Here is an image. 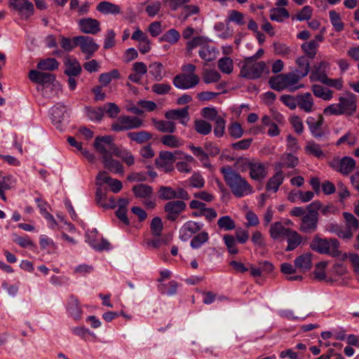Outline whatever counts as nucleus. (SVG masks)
<instances>
[{"label": "nucleus", "mask_w": 359, "mask_h": 359, "mask_svg": "<svg viewBox=\"0 0 359 359\" xmlns=\"http://www.w3.org/2000/svg\"><path fill=\"white\" fill-rule=\"evenodd\" d=\"M329 17L330 22L336 32H341L344 29V24L341 21L340 15L334 10L330 11Z\"/></svg>", "instance_id": "57"}, {"label": "nucleus", "mask_w": 359, "mask_h": 359, "mask_svg": "<svg viewBox=\"0 0 359 359\" xmlns=\"http://www.w3.org/2000/svg\"><path fill=\"white\" fill-rule=\"evenodd\" d=\"M220 172L226 184L236 197L242 198L254 193V189L248 180L230 166L221 168Z\"/></svg>", "instance_id": "1"}, {"label": "nucleus", "mask_w": 359, "mask_h": 359, "mask_svg": "<svg viewBox=\"0 0 359 359\" xmlns=\"http://www.w3.org/2000/svg\"><path fill=\"white\" fill-rule=\"evenodd\" d=\"M143 121L137 116H121L111 125V129L116 132L137 129L142 126Z\"/></svg>", "instance_id": "7"}, {"label": "nucleus", "mask_w": 359, "mask_h": 359, "mask_svg": "<svg viewBox=\"0 0 359 359\" xmlns=\"http://www.w3.org/2000/svg\"><path fill=\"white\" fill-rule=\"evenodd\" d=\"M300 79L301 76H298L295 72H290L273 76L269 79V83L272 89L278 91L283 89L294 91L303 87V85L298 84Z\"/></svg>", "instance_id": "2"}, {"label": "nucleus", "mask_w": 359, "mask_h": 359, "mask_svg": "<svg viewBox=\"0 0 359 359\" xmlns=\"http://www.w3.org/2000/svg\"><path fill=\"white\" fill-rule=\"evenodd\" d=\"M104 168L114 173L123 174V167L117 160L113 159L112 156H109L102 160Z\"/></svg>", "instance_id": "37"}, {"label": "nucleus", "mask_w": 359, "mask_h": 359, "mask_svg": "<svg viewBox=\"0 0 359 359\" xmlns=\"http://www.w3.org/2000/svg\"><path fill=\"white\" fill-rule=\"evenodd\" d=\"M86 114L88 118L93 121H100L104 116V109L102 107L87 108Z\"/></svg>", "instance_id": "62"}, {"label": "nucleus", "mask_w": 359, "mask_h": 359, "mask_svg": "<svg viewBox=\"0 0 359 359\" xmlns=\"http://www.w3.org/2000/svg\"><path fill=\"white\" fill-rule=\"evenodd\" d=\"M67 311L69 316L75 320H79L82 315V309L79 299L74 295H70L67 302Z\"/></svg>", "instance_id": "21"}, {"label": "nucleus", "mask_w": 359, "mask_h": 359, "mask_svg": "<svg viewBox=\"0 0 359 359\" xmlns=\"http://www.w3.org/2000/svg\"><path fill=\"white\" fill-rule=\"evenodd\" d=\"M355 161L350 156H344L340 159V167L339 168V172L344 175H348L355 168Z\"/></svg>", "instance_id": "34"}, {"label": "nucleus", "mask_w": 359, "mask_h": 359, "mask_svg": "<svg viewBox=\"0 0 359 359\" xmlns=\"http://www.w3.org/2000/svg\"><path fill=\"white\" fill-rule=\"evenodd\" d=\"M132 70L133 72L128 76V79L133 83H139L147 72L148 68L144 62H136L133 63Z\"/></svg>", "instance_id": "26"}, {"label": "nucleus", "mask_w": 359, "mask_h": 359, "mask_svg": "<svg viewBox=\"0 0 359 359\" xmlns=\"http://www.w3.org/2000/svg\"><path fill=\"white\" fill-rule=\"evenodd\" d=\"M95 150L102 156V159L115 154L117 146L111 136L97 137L94 142Z\"/></svg>", "instance_id": "6"}, {"label": "nucleus", "mask_w": 359, "mask_h": 359, "mask_svg": "<svg viewBox=\"0 0 359 359\" xmlns=\"http://www.w3.org/2000/svg\"><path fill=\"white\" fill-rule=\"evenodd\" d=\"M128 137L138 144H142L151 139L152 135L149 132L142 130L129 133H128Z\"/></svg>", "instance_id": "48"}, {"label": "nucleus", "mask_w": 359, "mask_h": 359, "mask_svg": "<svg viewBox=\"0 0 359 359\" xmlns=\"http://www.w3.org/2000/svg\"><path fill=\"white\" fill-rule=\"evenodd\" d=\"M218 50L213 46L208 44L207 42L204 43L198 51V55L202 60L206 62H211L217 57Z\"/></svg>", "instance_id": "29"}, {"label": "nucleus", "mask_w": 359, "mask_h": 359, "mask_svg": "<svg viewBox=\"0 0 359 359\" xmlns=\"http://www.w3.org/2000/svg\"><path fill=\"white\" fill-rule=\"evenodd\" d=\"M344 218L346 221V228L351 229V231H355L359 228V221L358 219L351 213L344 212L343 213Z\"/></svg>", "instance_id": "61"}, {"label": "nucleus", "mask_w": 359, "mask_h": 359, "mask_svg": "<svg viewBox=\"0 0 359 359\" xmlns=\"http://www.w3.org/2000/svg\"><path fill=\"white\" fill-rule=\"evenodd\" d=\"M165 116L169 120H178L181 124L187 126L189 120V107L169 110L165 112Z\"/></svg>", "instance_id": "20"}, {"label": "nucleus", "mask_w": 359, "mask_h": 359, "mask_svg": "<svg viewBox=\"0 0 359 359\" xmlns=\"http://www.w3.org/2000/svg\"><path fill=\"white\" fill-rule=\"evenodd\" d=\"M149 74L155 81H160L164 76V67L161 62H154L148 67Z\"/></svg>", "instance_id": "39"}, {"label": "nucleus", "mask_w": 359, "mask_h": 359, "mask_svg": "<svg viewBox=\"0 0 359 359\" xmlns=\"http://www.w3.org/2000/svg\"><path fill=\"white\" fill-rule=\"evenodd\" d=\"M180 39V32L175 29H170L160 38L161 41L168 42L170 44H175Z\"/></svg>", "instance_id": "54"}, {"label": "nucleus", "mask_w": 359, "mask_h": 359, "mask_svg": "<svg viewBox=\"0 0 359 359\" xmlns=\"http://www.w3.org/2000/svg\"><path fill=\"white\" fill-rule=\"evenodd\" d=\"M247 163L249 175L252 180L261 182L266 177L268 167L266 163L255 159L252 163Z\"/></svg>", "instance_id": "11"}, {"label": "nucleus", "mask_w": 359, "mask_h": 359, "mask_svg": "<svg viewBox=\"0 0 359 359\" xmlns=\"http://www.w3.org/2000/svg\"><path fill=\"white\" fill-rule=\"evenodd\" d=\"M321 207L320 201H314L306 207L307 212L302 217L299 229L306 233L314 232L318 222V211Z\"/></svg>", "instance_id": "3"}, {"label": "nucleus", "mask_w": 359, "mask_h": 359, "mask_svg": "<svg viewBox=\"0 0 359 359\" xmlns=\"http://www.w3.org/2000/svg\"><path fill=\"white\" fill-rule=\"evenodd\" d=\"M285 179L283 171H277L271 177H270L266 184V189L268 191L276 193L280 186L283 184Z\"/></svg>", "instance_id": "28"}, {"label": "nucleus", "mask_w": 359, "mask_h": 359, "mask_svg": "<svg viewBox=\"0 0 359 359\" xmlns=\"http://www.w3.org/2000/svg\"><path fill=\"white\" fill-rule=\"evenodd\" d=\"M96 9L104 15H117L121 13V7L118 5L105 1L99 3Z\"/></svg>", "instance_id": "30"}, {"label": "nucleus", "mask_w": 359, "mask_h": 359, "mask_svg": "<svg viewBox=\"0 0 359 359\" xmlns=\"http://www.w3.org/2000/svg\"><path fill=\"white\" fill-rule=\"evenodd\" d=\"M223 240L229 252L231 255H236L238 251L236 248V241L235 238L231 235L227 234L224 236Z\"/></svg>", "instance_id": "64"}, {"label": "nucleus", "mask_w": 359, "mask_h": 359, "mask_svg": "<svg viewBox=\"0 0 359 359\" xmlns=\"http://www.w3.org/2000/svg\"><path fill=\"white\" fill-rule=\"evenodd\" d=\"M281 160L282 162L279 164L280 168L283 167L293 168L299 163L298 157L289 153L283 154L281 156Z\"/></svg>", "instance_id": "51"}, {"label": "nucleus", "mask_w": 359, "mask_h": 359, "mask_svg": "<svg viewBox=\"0 0 359 359\" xmlns=\"http://www.w3.org/2000/svg\"><path fill=\"white\" fill-rule=\"evenodd\" d=\"M196 131L203 135H207L212 131V125L206 121L198 119L194 121Z\"/></svg>", "instance_id": "58"}, {"label": "nucleus", "mask_w": 359, "mask_h": 359, "mask_svg": "<svg viewBox=\"0 0 359 359\" xmlns=\"http://www.w3.org/2000/svg\"><path fill=\"white\" fill-rule=\"evenodd\" d=\"M29 79L35 83L43 86L52 84L55 81V76L53 74L32 69L29 72Z\"/></svg>", "instance_id": "17"}, {"label": "nucleus", "mask_w": 359, "mask_h": 359, "mask_svg": "<svg viewBox=\"0 0 359 359\" xmlns=\"http://www.w3.org/2000/svg\"><path fill=\"white\" fill-rule=\"evenodd\" d=\"M219 69L224 74H230L233 69V62L232 59L229 57L220 58L217 62Z\"/></svg>", "instance_id": "55"}, {"label": "nucleus", "mask_w": 359, "mask_h": 359, "mask_svg": "<svg viewBox=\"0 0 359 359\" xmlns=\"http://www.w3.org/2000/svg\"><path fill=\"white\" fill-rule=\"evenodd\" d=\"M66 107L62 104H57L51 108V118L55 125L60 124L65 118Z\"/></svg>", "instance_id": "40"}, {"label": "nucleus", "mask_w": 359, "mask_h": 359, "mask_svg": "<svg viewBox=\"0 0 359 359\" xmlns=\"http://www.w3.org/2000/svg\"><path fill=\"white\" fill-rule=\"evenodd\" d=\"M285 237L287 238V247L286 248L287 251L295 249L302 242L301 236L293 230H290Z\"/></svg>", "instance_id": "46"}, {"label": "nucleus", "mask_w": 359, "mask_h": 359, "mask_svg": "<svg viewBox=\"0 0 359 359\" xmlns=\"http://www.w3.org/2000/svg\"><path fill=\"white\" fill-rule=\"evenodd\" d=\"M133 191L137 198L148 199L153 196V189L147 184H139L133 187Z\"/></svg>", "instance_id": "31"}, {"label": "nucleus", "mask_w": 359, "mask_h": 359, "mask_svg": "<svg viewBox=\"0 0 359 359\" xmlns=\"http://www.w3.org/2000/svg\"><path fill=\"white\" fill-rule=\"evenodd\" d=\"M76 40L81 52L86 55V59L91 57L99 49V45L90 36H76Z\"/></svg>", "instance_id": "10"}, {"label": "nucleus", "mask_w": 359, "mask_h": 359, "mask_svg": "<svg viewBox=\"0 0 359 359\" xmlns=\"http://www.w3.org/2000/svg\"><path fill=\"white\" fill-rule=\"evenodd\" d=\"M175 154H182V156L180 158L182 161H178L176 163V169L181 173H190L192 170L191 166V163H196L194 158L187 154H184L181 151H176Z\"/></svg>", "instance_id": "23"}, {"label": "nucleus", "mask_w": 359, "mask_h": 359, "mask_svg": "<svg viewBox=\"0 0 359 359\" xmlns=\"http://www.w3.org/2000/svg\"><path fill=\"white\" fill-rule=\"evenodd\" d=\"M155 128L160 132L172 133L176 130L175 123L172 121H157L155 118L152 119Z\"/></svg>", "instance_id": "42"}, {"label": "nucleus", "mask_w": 359, "mask_h": 359, "mask_svg": "<svg viewBox=\"0 0 359 359\" xmlns=\"http://www.w3.org/2000/svg\"><path fill=\"white\" fill-rule=\"evenodd\" d=\"M10 6L22 20H27L34 12L33 4L29 0H10Z\"/></svg>", "instance_id": "8"}, {"label": "nucleus", "mask_w": 359, "mask_h": 359, "mask_svg": "<svg viewBox=\"0 0 359 359\" xmlns=\"http://www.w3.org/2000/svg\"><path fill=\"white\" fill-rule=\"evenodd\" d=\"M189 148L193 154L198 158L205 168H211L212 165L209 162L208 154L201 147H196L194 144H190Z\"/></svg>", "instance_id": "38"}, {"label": "nucleus", "mask_w": 359, "mask_h": 359, "mask_svg": "<svg viewBox=\"0 0 359 359\" xmlns=\"http://www.w3.org/2000/svg\"><path fill=\"white\" fill-rule=\"evenodd\" d=\"M339 104L343 111V114L352 115L356 111V100L355 95L351 93L346 97L339 98Z\"/></svg>", "instance_id": "22"}, {"label": "nucleus", "mask_w": 359, "mask_h": 359, "mask_svg": "<svg viewBox=\"0 0 359 359\" xmlns=\"http://www.w3.org/2000/svg\"><path fill=\"white\" fill-rule=\"evenodd\" d=\"M178 285L176 281L171 280L168 284H160L158 286V290L163 294L172 296L177 293Z\"/></svg>", "instance_id": "53"}, {"label": "nucleus", "mask_w": 359, "mask_h": 359, "mask_svg": "<svg viewBox=\"0 0 359 359\" xmlns=\"http://www.w3.org/2000/svg\"><path fill=\"white\" fill-rule=\"evenodd\" d=\"M199 76L196 74H180L173 79V85L178 89L193 88L199 83Z\"/></svg>", "instance_id": "9"}, {"label": "nucleus", "mask_w": 359, "mask_h": 359, "mask_svg": "<svg viewBox=\"0 0 359 359\" xmlns=\"http://www.w3.org/2000/svg\"><path fill=\"white\" fill-rule=\"evenodd\" d=\"M291 229L285 228L281 222H275L271 226L270 235L274 240L285 237Z\"/></svg>", "instance_id": "36"}, {"label": "nucleus", "mask_w": 359, "mask_h": 359, "mask_svg": "<svg viewBox=\"0 0 359 359\" xmlns=\"http://www.w3.org/2000/svg\"><path fill=\"white\" fill-rule=\"evenodd\" d=\"M203 227V224L195 221H188L185 222L180 228L179 231V238L182 241H187L194 234L201 231Z\"/></svg>", "instance_id": "14"}, {"label": "nucleus", "mask_w": 359, "mask_h": 359, "mask_svg": "<svg viewBox=\"0 0 359 359\" xmlns=\"http://www.w3.org/2000/svg\"><path fill=\"white\" fill-rule=\"evenodd\" d=\"M226 22H233L238 25H244V15L242 13L236 11L231 10L229 11L228 18L226 19Z\"/></svg>", "instance_id": "63"}, {"label": "nucleus", "mask_w": 359, "mask_h": 359, "mask_svg": "<svg viewBox=\"0 0 359 359\" xmlns=\"http://www.w3.org/2000/svg\"><path fill=\"white\" fill-rule=\"evenodd\" d=\"M266 69L264 62H255L252 58H245L241 68L240 76L248 79H257L261 77Z\"/></svg>", "instance_id": "5"}, {"label": "nucleus", "mask_w": 359, "mask_h": 359, "mask_svg": "<svg viewBox=\"0 0 359 359\" xmlns=\"http://www.w3.org/2000/svg\"><path fill=\"white\" fill-rule=\"evenodd\" d=\"M114 156L121 158L128 166L133 165L135 161L134 156L126 149L117 147Z\"/></svg>", "instance_id": "49"}, {"label": "nucleus", "mask_w": 359, "mask_h": 359, "mask_svg": "<svg viewBox=\"0 0 359 359\" xmlns=\"http://www.w3.org/2000/svg\"><path fill=\"white\" fill-rule=\"evenodd\" d=\"M185 208L186 203L182 201L168 202L164 207L165 212L167 213V219L170 221H175Z\"/></svg>", "instance_id": "15"}, {"label": "nucleus", "mask_w": 359, "mask_h": 359, "mask_svg": "<svg viewBox=\"0 0 359 359\" xmlns=\"http://www.w3.org/2000/svg\"><path fill=\"white\" fill-rule=\"evenodd\" d=\"M220 79V74L215 69H205L203 72V81L206 84L217 83Z\"/></svg>", "instance_id": "56"}, {"label": "nucleus", "mask_w": 359, "mask_h": 359, "mask_svg": "<svg viewBox=\"0 0 359 359\" xmlns=\"http://www.w3.org/2000/svg\"><path fill=\"white\" fill-rule=\"evenodd\" d=\"M96 180L97 184L100 185L107 184L114 193L119 192L123 188L122 182L120 180L111 178L105 171L100 172L96 177Z\"/></svg>", "instance_id": "18"}, {"label": "nucleus", "mask_w": 359, "mask_h": 359, "mask_svg": "<svg viewBox=\"0 0 359 359\" xmlns=\"http://www.w3.org/2000/svg\"><path fill=\"white\" fill-rule=\"evenodd\" d=\"M329 68V64L325 61H321L313 66L310 74L311 81H320V83L327 77L326 70Z\"/></svg>", "instance_id": "25"}, {"label": "nucleus", "mask_w": 359, "mask_h": 359, "mask_svg": "<svg viewBox=\"0 0 359 359\" xmlns=\"http://www.w3.org/2000/svg\"><path fill=\"white\" fill-rule=\"evenodd\" d=\"M209 240V234L206 231L199 232L191 241L190 245L193 249H198Z\"/></svg>", "instance_id": "52"}, {"label": "nucleus", "mask_w": 359, "mask_h": 359, "mask_svg": "<svg viewBox=\"0 0 359 359\" xmlns=\"http://www.w3.org/2000/svg\"><path fill=\"white\" fill-rule=\"evenodd\" d=\"M187 182L189 187L196 189H202L205 184L204 177L198 172H194Z\"/></svg>", "instance_id": "50"}, {"label": "nucleus", "mask_w": 359, "mask_h": 359, "mask_svg": "<svg viewBox=\"0 0 359 359\" xmlns=\"http://www.w3.org/2000/svg\"><path fill=\"white\" fill-rule=\"evenodd\" d=\"M306 55H301L296 59V65L298 67L297 74L301 76V79L308 75L310 71V62Z\"/></svg>", "instance_id": "33"}, {"label": "nucleus", "mask_w": 359, "mask_h": 359, "mask_svg": "<svg viewBox=\"0 0 359 359\" xmlns=\"http://www.w3.org/2000/svg\"><path fill=\"white\" fill-rule=\"evenodd\" d=\"M217 225L221 229L231 231L236 228V224L230 216H222L217 221Z\"/></svg>", "instance_id": "60"}, {"label": "nucleus", "mask_w": 359, "mask_h": 359, "mask_svg": "<svg viewBox=\"0 0 359 359\" xmlns=\"http://www.w3.org/2000/svg\"><path fill=\"white\" fill-rule=\"evenodd\" d=\"M161 143L170 148H178L183 145V140L172 135H165L161 138Z\"/></svg>", "instance_id": "44"}, {"label": "nucleus", "mask_w": 359, "mask_h": 359, "mask_svg": "<svg viewBox=\"0 0 359 359\" xmlns=\"http://www.w3.org/2000/svg\"><path fill=\"white\" fill-rule=\"evenodd\" d=\"M175 161V156L171 151H163L159 153L158 157L156 158L155 163L158 168L165 172L173 170V163Z\"/></svg>", "instance_id": "12"}, {"label": "nucleus", "mask_w": 359, "mask_h": 359, "mask_svg": "<svg viewBox=\"0 0 359 359\" xmlns=\"http://www.w3.org/2000/svg\"><path fill=\"white\" fill-rule=\"evenodd\" d=\"M319 45L311 40L306 41L301 45V49L304 55L311 59H313L318 52Z\"/></svg>", "instance_id": "43"}, {"label": "nucleus", "mask_w": 359, "mask_h": 359, "mask_svg": "<svg viewBox=\"0 0 359 359\" xmlns=\"http://www.w3.org/2000/svg\"><path fill=\"white\" fill-rule=\"evenodd\" d=\"M80 30L85 34H95L100 31V22L91 18H85L79 21Z\"/></svg>", "instance_id": "19"}, {"label": "nucleus", "mask_w": 359, "mask_h": 359, "mask_svg": "<svg viewBox=\"0 0 359 359\" xmlns=\"http://www.w3.org/2000/svg\"><path fill=\"white\" fill-rule=\"evenodd\" d=\"M269 13L270 19L278 22H282L290 17L288 11L284 8H273Z\"/></svg>", "instance_id": "41"}, {"label": "nucleus", "mask_w": 359, "mask_h": 359, "mask_svg": "<svg viewBox=\"0 0 359 359\" xmlns=\"http://www.w3.org/2000/svg\"><path fill=\"white\" fill-rule=\"evenodd\" d=\"M161 7L162 4L159 1H149L147 4L145 12L149 17L154 18L160 12Z\"/></svg>", "instance_id": "59"}, {"label": "nucleus", "mask_w": 359, "mask_h": 359, "mask_svg": "<svg viewBox=\"0 0 359 359\" xmlns=\"http://www.w3.org/2000/svg\"><path fill=\"white\" fill-rule=\"evenodd\" d=\"M297 104L306 113H310L314 109L313 99L310 93L298 95Z\"/></svg>", "instance_id": "27"}, {"label": "nucleus", "mask_w": 359, "mask_h": 359, "mask_svg": "<svg viewBox=\"0 0 359 359\" xmlns=\"http://www.w3.org/2000/svg\"><path fill=\"white\" fill-rule=\"evenodd\" d=\"M306 122L311 135L315 138L320 139L325 136V133L322 128L324 118L321 115L318 116V119L312 116H309Z\"/></svg>", "instance_id": "16"}, {"label": "nucleus", "mask_w": 359, "mask_h": 359, "mask_svg": "<svg viewBox=\"0 0 359 359\" xmlns=\"http://www.w3.org/2000/svg\"><path fill=\"white\" fill-rule=\"evenodd\" d=\"M304 149L307 154L312 155L318 158H321L325 156V154L322 150L320 145L313 141L307 142Z\"/></svg>", "instance_id": "45"}, {"label": "nucleus", "mask_w": 359, "mask_h": 359, "mask_svg": "<svg viewBox=\"0 0 359 359\" xmlns=\"http://www.w3.org/2000/svg\"><path fill=\"white\" fill-rule=\"evenodd\" d=\"M296 268L301 271H306L312 266L311 254L306 253L297 257L294 260Z\"/></svg>", "instance_id": "32"}, {"label": "nucleus", "mask_w": 359, "mask_h": 359, "mask_svg": "<svg viewBox=\"0 0 359 359\" xmlns=\"http://www.w3.org/2000/svg\"><path fill=\"white\" fill-rule=\"evenodd\" d=\"M312 91L313 94L324 100H330L333 97V92L323 86L318 84L312 86Z\"/></svg>", "instance_id": "47"}, {"label": "nucleus", "mask_w": 359, "mask_h": 359, "mask_svg": "<svg viewBox=\"0 0 359 359\" xmlns=\"http://www.w3.org/2000/svg\"><path fill=\"white\" fill-rule=\"evenodd\" d=\"M60 62L55 58L48 57L39 61L36 67L41 71H54L59 68Z\"/></svg>", "instance_id": "35"}, {"label": "nucleus", "mask_w": 359, "mask_h": 359, "mask_svg": "<svg viewBox=\"0 0 359 359\" xmlns=\"http://www.w3.org/2000/svg\"><path fill=\"white\" fill-rule=\"evenodd\" d=\"M86 241L96 250L101 251L109 249V243L102 238H100L96 229L87 231L86 234Z\"/></svg>", "instance_id": "13"}, {"label": "nucleus", "mask_w": 359, "mask_h": 359, "mask_svg": "<svg viewBox=\"0 0 359 359\" xmlns=\"http://www.w3.org/2000/svg\"><path fill=\"white\" fill-rule=\"evenodd\" d=\"M64 65L65 67L64 73L68 76H76L81 72V67L79 62L73 57H66Z\"/></svg>", "instance_id": "24"}, {"label": "nucleus", "mask_w": 359, "mask_h": 359, "mask_svg": "<svg viewBox=\"0 0 359 359\" xmlns=\"http://www.w3.org/2000/svg\"><path fill=\"white\" fill-rule=\"evenodd\" d=\"M311 248L320 254L329 255L332 257H338L339 243L336 238H320L315 237L311 243Z\"/></svg>", "instance_id": "4"}]
</instances>
